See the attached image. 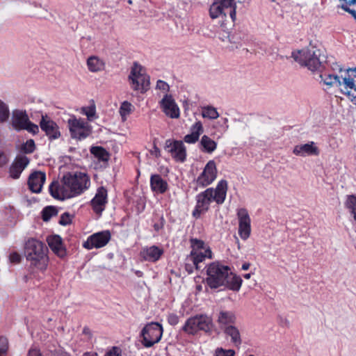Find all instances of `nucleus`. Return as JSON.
Instances as JSON below:
<instances>
[{"label": "nucleus", "mask_w": 356, "mask_h": 356, "mask_svg": "<svg viewBox=\"0 0 356 356\" xmlns=\"http://www.w3.org/2000/svg\"><path fill=\"white\" fill-rule=\"evenodd\" d=\"M202 116L209 120H216L219 117L217 109L212 106H207L202 108Z\"/></svg>", "instance_id": "nucleus-36"}, {"label": "nucleus", "mask_w": 356, "mask_h": 356, "mask_svg": "<svg viewBox=\"0 0 356 356\" xmlns=\"http://www.w3.org/2000/svg\"><path fill=\"white\" fill-rule=\"evenodd\" d=\"M344 206L353 215L354 220L356 221V195H347L344 202Z\"/></svg>", "instance_id": "nucleus-35"}, {"label": "nucleus", "mask_w": 356, "mask_h": 356, "mask_svg": "<svg viewBox=\"0 0 356 356\" xmlns=\"http://www.w3.org/2000/svg\"><path fill=\"white\" fill-rule=\"evenodd\" d=\"M163 254V250L155 245L144 248L140 252L143 259L151 262L158 261Z\"/></svg>", "instance_id": "nucleus-25"}, {"label": "nucleus", "mask_w": 356, "mask_h": 356, "mask_svg": "<svg viewBox=\"0 0 356 356\" xmlns=\"http://www.w3.org/2000/svg\"><path fill=\"white\" fill-rule=\"evenodd\" d=\"M83 356H97V355L94 353H85Z\"/></svg>", "instance_id": "nucleus-54"}, {"label": "nucleus", "mask_w": 356, "mask_h": 356, "mask_svg": "<svg viewBox=\"0 0 356 356\" xmlns=\"http://www.w3.org/2000/svg\"><path fill=\"white\" fill-rule=\"evenodd\" d=\"M158 104L162 112L168 118L177 119L180 116V109L173 96L165 95L159 101Z\"/></svg>", "instance_id": "nucleus-13"}, {"label": "nucleus", "mask_w": 356, "mask_h": 356, "mask_svg": "<svg viewBox=\"0 0 356 356\" xmlns=\"http://www.w3.org/2000/svg\"><path fill=\"white\" fill-rule=\"evenodd\" d=\"M250 277H251V274H250V273H247V274H245V275H243V277H244L245 279H247V280L250 279Z\"/></svg>", "instance_id": "nucleus-53"}, {"label": "nucleus", "mask_w": 356, "mask_h": 356, "mask_svg": "<svg viewBox=\"0 0 356 356\" xmlns=\"http://www.w3.org/2000/svg\"><path fill=\"white\" fill-rule=\"evenodd\" d=\"M168 321L172 325H175L179 322V317L175 314H170L168 316Z\"/></svg>", "instance_id": "nucleus-47"}, {"label": "nucleus", "mask_w": 356, "mask_h": 356, "mask_svg": "<svg viewBox=\"0 0 356 356\" xmlns=\"http://www.w3.org/2000/svg\"><path fill=\"white\" fill-rule=\"evenodd\" d=\"M7 161L6 156L2 153L0 152V166L5 164Z\"/></svg>", "instance_id": "nucleus-49"}, {"label": "nucleus", "mask_w": 356, "mask_h": 356, "mask_svg": "<svg viewBox=\"0 0 356 356\" xmlns=\"http://www.w3.org/2000/svg\"><path fill=\"white\" fill-rule=\"evenodd\" d=\"M242 279L233 273L230 268L220 262H213L207 267V284L212 289H227L238 291Z\"/></svg>", "instance_id": "nucleus-2"}, {"label": "nucleus", "mask_w": 356, "mask_h": 356, "mask_svg": "<svg viewBox=\"0 0 356 356\" xmlns=\"http://www.w3.org/2000/svg\"><path fill=\"white\" fill-rule=\"evenodd\" d=\"M46 179V175L41 171H35L29 177L28 186L31 191L38 193L41 191Z\"/></svg>", "instance_id": "nucleus-20"}, {"label": "nucleus", "mask_w": 356, "mask_h": 356, "mask_svg": "<svg viewBox=\"0 0 356 356\" xmlns=\"http://www.w3.org/2000/svg\"><path fill=\"white\" fill-rule=\"evenodd\" d=\"M42 214L43 220L48 221L51 217L57 214V211L53 207H47L42 210Z\"/></svg>", "instance_id": "nucleus-40"}, {"label": "nucleus", "mask_w": 356, "mask_h": 356, "mask_svg": "<svg viewBox=\"0 0 356 356\" xmlns=\"http://www.w3.org/2000/svg\"><path fill=\"white\" fill-rule=\"evenodd\" d=\"M128 81L130 88L140 94L146 93L150 88V76L146 69L138 63L131 67Z\"/></svg>", "instance_id": "nucleus-7"}, {"label": "nucleus", "mask_w": 356, "mask_h": 356, "mask_svg": "<svg viewBox=\"0 0 356 356\" xmlns=\"http://www.w3.org/2000/svg\"><path fill=\"white\" fill-rule=\"evenodd\" d=\"M35 149V142L33 139L27 140L24 143V153L29 154L32 153Z\"/></svg>", "instance_id": "nucleus-43"}, {"label": "nucleus", "mask_w": 356, "mask_h": 356, "mask_svg": "<svg viewBox=\"0 0 356 356\" xmlns=\"http://www.w3.org/2000/svg\"><path fill=\"white\" fill-rule=\"evenodd\" d=\"M236 0H216L210 6L209 15L212 19H220L227 22L230 19L234 22L236 19Z\"/></svg>", "instance_id": "nucleus-8"}, {"label": "nucleus", "mask_w": 356, "mask_h": 356, "mask_svg": "<svg viewBox=\"0 0 356 356\" xmlns=\"http://www.w3.org/2000/svg\"><path fill=\"white\" fill-rule=\"evenodd\" d=\"M90 186V178L87 173L72 172L63 177L61 184L51 183L49 186V192L54 198L63 200L81 195Z\"/></svg>", "instance_id": "nucleus-1"}, {"label": "nucleus", "mask_w": 356, "mask_h": 356, "mask_svg": "<svg viewBox=\"0 0 356 356\" xmlns=\"http://www.w3.org/2000/svg\"><path fill=\"white\" fill-rule=\"evenodd\" d=\"M71 221L70 216L68 213H64L61 216L60 220V224L63 225H67L70 224Z\"/></svg>", "instance_id": "nucleus-48"}, {"label": "nucleus", "mask_w": 356, "mask_h": 356, "mask_svg": "<svg viewBox=\"0 0 356 356\" xmlns=\"http://www.w3.org/2000/svg\"><path fill=\"white\" fill-rule=\"evenodd\" d=\"M107 197V190L103 186L98 188L95 197L91 200L92 209L97 214L100 215L105 209Z\"/></svg>", "instance_id": "nucleus-19"}, {"label": "nucleus", "mask_w": 356, "mask_h": 356, "mask_svg": "<svg viewBox=\"0 0 356 356\" xmlns=\"http://www.w3.org/2000/svg\"><path fill=\"white\" fill-rule=\"evenodd\" d=\"M165 147L176 161L180 162L185 161L186 150L182 141L168 140L165 142Z\"/></svg>", "instance_id": "nucleus-17"}, {"label": "nucleus", "mask_w": 356, "mask_h": 356, "mask_svg": "<svg viewBox=\"0 0 356 356\" xmlns=\"http://www.w3.org/2000/svg\"><path fill=\"white\" fill-rule=\"evenodd\" d=\"M48 248L44 243L31 238L26 243L24 254L35 273H44L49 265Z\"/></svg>", "instance_id": "nucleus-4"}, {"label": "nucleus", "mask_w": 356, "mask_h": 356, "mask_svg": "<svg viewBox=\"0 0 356 356\" xmlns=\"http://www.w3.org/2000/svg\"><path fill=\"white\" fill-rule=\"evenodd\" d=\"M213 127L219 131L223 133L226 132L229 129L228 119L227 118H221L219 120L216 122Z\"/></svg>", "instance_id": "nucleus-39"}, {"label": "nucleus", "mask_w": 356, "mask_h": 356, "mask_svg": "<svg viewBox=\"0 0 356 356\" xmlns=\"http://www.w3.org/2000/svg\"><path fill=\"white\" fill-rule=\"evenodd\" d=\"M217 146V142L208 135H203L199 140L198 147L203 153L211 154L216 150Z\"/></svg>", "instance_id": "nucleus-27"}, {"label": "nucleus", "mask_w": 356, "mask_h": 356, "mask_svg": "<svg viewBox=\"0 0 356 356\" xmlns=\"http://www.w3.org/2000/svg\"><path fill=\"white\" fill-rule=\"evenodd\" d=\"M12 126L17 131L22 129V111L17 110L13 111L12 117Z\"/></svg>", "instance_id": "nucleus-37"}, {"label": "nucleus", "mask_w": 356, "mask_h": 356, "mask_svg": "<svg viewBox=\"0 0 356 356\" xmlns=\"http://www.w3.org/2000/svg\"><path fill=\"white\" fill-rule=\"evenodd\" d=\"M242 269L243 270H248V268H250V264L249 263H244L243 265H242Z\"/></svg>", "instance_id": "nucleus-51"}, {"label": "nucleus", "mask_w": 356, "mask_h": 356, "mask_svg": "<svg viewBox=\"0 0 356 356\" xmlns=\"http://www.w3.org/2000/svg\"><path fill=\"white\" fill-rule=\"evenodd\" d=\"M86 65L90 72L97 73L105 70L106 63L102 58L90 56L87 58Z\"/></svg>", "instance_id": "nucleus-26"}, {"label": "nucleus", "mask_w": 356, "mask_h": 356, "mask_svg": "<svg viewBox=\"0 0 356 356\" xmlns=\"http://www.w3.org/2000/svg\"><path fill=\"white\" fill-rule=\"evenodd\" d=\"M28 356H40L39 350L33 349L29 351Z\"/></svg>", "instance_id": "nucleus-50"}, {"label": "nucleus", "mask_w": 356, "mask_h": 356, "mask_svg": "<svg viewBox=\"0 0 356 356\" xmlns=\"http://www.w3.org/2000/svg\"><path fill=\"white\" fill-rule=\"evenodd\" d=\"M227 181L222 179L218 181L216 188H209L197 195V204L193 216L199 218L200 215L208 211L212 202L221 204L225 202L227 191Z\"/></svg>", "instance_id": "nucleus-5"}, {"label": "nucleus", "mask_w": 356, "mask_h": 356, "mask_svg": "<svg viewBox=\"0 0 356 356\" xmlns=\"http://www.w3.org/2000/svg\"><path fill=\"white\" fill-rule=\"evenodd\" d=\"M8 116L9 111L7 106L0 100V122L6 121Z\"/></svg>", "instance_id": "nucleus-42"}, {"label": "nucleus", "mask_w": 356, "mask_h": 356, "mask_svg": "<svg viewBox=\"0 0 356 356\" xmlns=\"http://www.w3.org/2000/svg\"><path fill=\"white\" fill-rule=\"evenodd\" d=\"M79 112L86 116L88 121H93L97 118L96 106L93 102L88 106L81 107Z\"/></svg>", "instance_id": "nucleus-33"}, {"label": "nucleus", "mask_w": 356, "mask_h": 356, "mask_svg": "<svg viewBox=\"0 0 356 356\" xmlns=\"http://www.w3.org/2000/svg\"><path fill=\"white\" fill-rule=\"evenodd\" d=\"M191 252L188 259L192 261L195 268H199V264L206 259L212 258V252L208 245L197 238L191 239Z\"/></svg>", "instance_id": "nucleus-12"}, {"label": "nucleus", "mask_w": 356, "mask_h": 356, "mask_svg": "<svg viewBox=\"0 0 356 356\" xmlns=\"http://www.w3.org/2000/svg\"><path fill=\"white\" fill-rule=\"evenodd\" d=\"M150 186L152 191L158 194L164 193L168 188L167 181L159 175H153L151 176Z\"/></svg>", "instance_id": "nucleus-28"}, {"label": "nucleus", "mask_w": 356, "mask_h": 356, "mask_svg": "<svg viewBox=\"0 0 356 356\" xmlns=\"http://www.w3.org/2000/svg\"><path fill=\"white\" fill-rule=\"evenodd\" d=\"M9 260L10 263L19 264L21 261V256L16 252H12L9 256Z\"/></svg>", "instance_id": "nucleus-46"}, {"label": "nucleus", "mask_w": 356, "mask_h": 356, "mask_svg": "<svg viewBox=\"0 0 356 356\" xmlns=\"http://www.w3.org/2000/svg\"><path fill=\"white\" fill-rule=\"evenodd\" d=\"M134 109L135 107L131 103L127 101L122 102L119 109L122 121L125 122L127 118L134 112Z\"/></svg>", "instance_id": "nucleus-34"}, {"label": "nucleus", "mask_w": 356, "mask_h": 356, "mask_svg": "<svg viewBox=\"0 0 356 356\" xmlns=\"http://www.w3.org/2000/svg\"><path fill=\"white\" fill-rule=\"evenodd\" d=\"M222 331L227 337H230L232 343H233L235 346H238L241 345L242 341L241 333L235 324L227 327Z\"/></svg>", "instance_id": "nucleus-29"}, {"label": "nucleus", "mask_w": 356, "mask_h": 356, "mask_svg": "<svg viewBox=\"0 0 356 356\" xmlns=\"http://www.w3.org/2000/svg\"><path fill=\"white\" fill-rule=\"evenodd\" d=\"M293 154L301 157L316 156L319 155L320 149L314 142L311 141L307 143L295 145L293 149Z\"/></svg>", "instance_id": "nucleus-18"}, {"label": "nucleus", "mask_w": 356, "mask_h": 356, "mask_svg": "<svg viewBox=\"0 0 356 356\" xmlns=\"http://www.w3.org/2000/svg\"><path fill=\"white\" fill-rule=\"evenodd\" d=\"M29 160L26 157L24 156V169L29 164Z\"/></svg>", "instance_id": "nucleus-52"}, {"label": "nucleus", "mask_w": 356, "mask_h": 356, "mask_svg": "<svg viewBox=\"0 0 356 356\" xmlns=\"http://www.w3.org/2000/svg\"><path fill=\"white\" fill-rule=\"evenodd\" d=\"M238 220V234L243 240L249 238L251 233V220L247 209L241 208L237 210Z\"/></svg>", "instance_id": "nucleus-16"}, {"label": "nucleus", "mask_w": 356, "mask_h": 356, "mask_svg": "<svg viewBox=\"0 0 356 356\" xmlns=\"http://www.w3.org/2000/svg\"><path fill=\"white\" fill-rule=\"evenodd\" d=\"M67 123L70 136L74 139H85L92 132V128L89 123L84 119L77 118L74 115H70Z\"/></svg>", "instance_id": "nucleus-10"}, {"label": "nucleus", "mask_w": 356, "mask_h": 356, "mask_svg": "<svg viewBox=\"0 0 356 356\" xmlns=\"http://www.w3.org/2000/svg\"><path fill=\"white\" fill-rule=\"evenodd\" d=\"M136 274L138 275V276H141L142 273L140 271H138Z\"/></svg>", "instance_id": "nucleus-55"}, {"label": "nucleus", "mask_w": 356, "mask_h": 356, "mask_svg": "<svg viewBox=\"0 0 356 356\" xmlns=\"http://www.w3.org/2000/svg\"><path fill=\"white\" fill-rule=\"evenodd\" d=\"M104 356H122V351L120 348L114 346L108 349Z\"/></svg>", "instance_id": "nucleus-44"}, {"label": "nucleus", "mask_w": 356, "mask_h": 356, "mask_svg": "<svg viewBox=\"0 0 356 356\" xmlns=\"http://www.w3.org/2000/svg\"><path fill=\"white\" fill-rule=\"evenodd\" d=\"M90 153L99 161L106 163L109 159V154L102 147H92Z\"/></svg>", "instance_id": "nucleus-31"}, {"label": "nucleus", "mask_w": 356, "mask_h": 356, "mask_svg": "<svg viewBox=\"0 0 356 356\" xmlns=\"http://www.w3.org/2000/svg\"><path fill=\"white\" fill-rule=\"evenodd\" d=\"M154 90L156 95L159 97H163L165 95H171L170 93V87L169 84L161 79H158L156 81Z\"/></svg>", "instance_id": "nucleus-32"}, {"label": "nucleus", "mask_w": 356, "mask_h": 356, "mask_svg": "<svg viewBox=\"0 0 356 356\" xmlns=\"http://www.w3.org/2000/svg\"><path fill=\"white\" fill-rule=\"evenodd\" d=\"M163 332V327L158 323H147L142 329L140 336L141 343L145 348H150L159 343Z\"/></svg>", "instance_id": "nucleus-11"}, {"label": "nucleus", "mask_w": 356, "mask_h": 356, "mask_svg": "<svg viewBox=\"0 0 356 356\" xmlns=\"http://www.w3.org/2000/svg\"><path fill=\"white\" fill-rule=\"evenodd\" d=\"M22 172V156L17 155L10 168V175L13 179H18Z\"/></svg>", "instance_id": "nucleus-30"}, {"label": "nucleus", "mask_w": 356, "mask_h": 356, "mask_svg": "<svg viewBox=\"0 0 356 356\" xmlns=\"http://www.w3.org/2000/svg\"><path fill=\"white\" fill-rule=\"evenodd\" d=\"M217 168L216 162L210 160L204 166L203 171L197 179V182L202 186H207L214 181L217 177Z\"/></svg>", "instance_id": "nucleus-15"}, {"label": "nucleus", "mask_w": 356, "mask_h": 356, "mask_svg": "<svg viewBox=\"0 0 356 356\" xmlns=\"http://www.w3.org/2000/svg\"><path fill=\"white\" fill-rule=\"evenodd\" d=\"M292 57L296 62L312 72L320 70L325 61L321 50L314 47L295 51L292 53Z\"/></svg>", "instance_id": "nucleus-6"}, {"label": "nucleus", "mask_w": 356, "mask_h": 356, "mask_svg": "<svg viewBox=\"0 0 356 356\" xmlns=\"http://www.w3.org/2000/svg\"><path fill=\"white\" fill-rule=\"evenodd\" d=\"M24 130H26L28 132L32 134H36L39 131L38 126L31 122L24 111Z\"/></svg>", "instance_id": "nucleus-38"}, {"label": "nucleus", "mask_w": 356, "mask_h": 356, "mask_svg": "<svg viewBox=\"0 0 356 356\" xmlns=\"http://www.w3.org/2000/svg\"><path fill=\"white\" fill-rule=\"evenodd\" d=\"M204 132L203 124L200 120H196L190 127L189 134L184 138V141L188 144H195L200 140V136Z\"/></svg>", "instance_id": "nucleus-22"}, {"label": "nucleus", "mask_w": 356, "mask_h": 356, "mask_svg": "<svg viewBox=\"0 0 356 356\" xmlns=\"http://www.w3.org/2000/svg\"><path fill=\"white\" fill-rule=\"evenodd\" d=\"M111 238L108 230L95 233L88 237L83 246L87 250L98 249L107 245Z\"/></svg>", "instance_id": "nucleus-14"}, {"label": "nucleus", "mask_w": 356, "mask_h": 356, "mask_svg": "<svg viewBox=\"0 0 356 356\" xmlns=\"http://www.w3.org/2000/svg\"><path fill=\"white\" fill-rule=\"evenodd\" d=\"M8 340L6 337H0V356H7L8 350Z\"/></svg>", "instance_id": "nucleus-41"}, {"label": "nucleus", "mask_w": 356, "mask_h": 356, "mask_svg": "<svg viewBox=\"0 0 356 356\" xmlns=\"http://www.w3.org/2000/svg\"><path fill=\"white\" fill-rule=\"evenodd\" d=\"M40 127L51 139H56L60 136L59 128L56 122L47 117L42 116Z\"/></svg>", "instance_id": "nucleus-21"}, {"label": "nucleus", "mask_w": 356, "mask_h": 356, "mask_svg": "<svg viewBox=\"0 0 356 356\" xmlns=\"http://www.w3.org/2000/svg\"><path fill=\"white\" fill-rule=\"evenodd\" d=\"M236 321V316L232 311L220 310L217 314L216 322L222 330L235 324Z\"/></svg>", "instance_id": "nucleus-23"}, {"label": "nucleus", "mask_w": 356, "mask_h": 356, "mask_svg": "<svg viewBox=\"0 0 356 356\" xmlns=\"http://www.w3.org/2000/svg\"><path fill=\"white\" fill-rule=\"evenodd\" d=\"M320 78L324 85L328 88H337L350 99L356 97V67H339L337 72L321 74Z\"/></svg>", "instance_id": "nucleus-3"}, {"label": "nucleus", "mask_w": 356, "mask_h": 356, "mask_svg": "<svg viewBox=\"0 0 356 356\" xmlns=\"http://www.w3.org/2000/svg\"><path fill=\"white\" fill-rule=\"evenodd\" d=\"M52 252L60 258L66 255V250L63 244L62 238L58 235L50 236L47 239Z\"/></svg>", "instance_id": "nucleus-24"}, {"label": "nucleus", "mask_w": 356, "mask_h": 356, "mask_svg": "<svg viewBox=\"0 0 356 356\" xmlns=\"http://www.w3.org/2000/svg\"><path fill=\"white\" fill-rule=\"evenodd\" d=\"M213 328V323L211 317L204 314H199L188 318L182 330L188 334L195 335L200 331L211 332Z\"/></svg>", "instance_id": "nucleus-9"}, {"label": "nucleus", "mask_w": 356, "mask_h": 356, "mask_svg": "<svg viewBox=\"0 0 356 356\" xmlns=\"http://www.w3.org/2000/svg\"><path fill=\"white\" fill-rule=\"evenodd\" d=\"M235 352L233 350H223L222 348L216 350V356H234Z\"/></svg>", "instance_id": "nucleus-45"}]
</instances>
